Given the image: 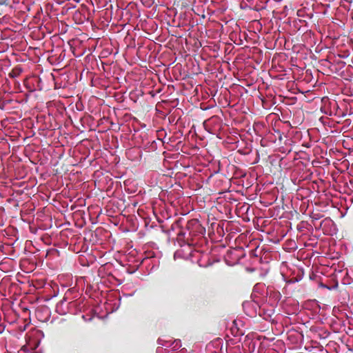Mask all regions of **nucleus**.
Returning <instances> with one entry per match:
<instances>
[{
    "label": "nucleus",
    "mask_w": 353,
    "mask_h": 353,
    "mask_svg": "<svg viewBox=\"0 0 353 353\" xmlns=\"http://www.w3.org/2000/svg\"><path fill=\"white\" fill-rule=\"evenodd\" d=\"M184 69V68H166L164 72L168 74L172 73L176 80L184 79L188 77Z\"/></svg>",
    "instance_id": "nucleus-1"
},
{
    "label": "nucleus",
    "mask_w": 353,
    "mask_h": 353,
    "mask_svg": "<svg viewBox=\"0 0 353 353\" xmlns=\"http://www.w3.org/2000/svg\"><path fill=\"white\" fill-rule=\"evenodd\" d=\"M20 72H21L20 68H16V70H13V72L10 74L12 77H16L17 75H18Z\"/></svg>",
    "instance_id": "nucleus-2"
},
{
    "label": "nucleus",
    "mask_w": 353,
    "mask_h": 353,
    "mask_svg": "<svg viewBox=\"0 0 353 353\" xmlns=\"http://www.w3.org/2000/svg\"><path fill=\"white\" fill-rule=\"evenodd\" d=\"M10 0H0V6H8Z\"/></svg>",
    "instance_id": "nucleus-3"
},
{
    "label": "nucleus",
    "mask_w": 353,
    "mask_h": 353,
    "mask_svg": "<svg viewBox=\"0 0 353 353\" xmlns=\"http://www.w3.org/2000/svg\"><path fill=\"white\" fill-rule=\"evenodd\" d=\"M323 68V71H321V72H322L323 74H325V73H326L327 75H330V72L328 71V70H330V68L327 67V68Z\"/></svg>",
    "instance_id": "nucleus-4"
},
{
    "label": "nucleus",
    "mask_w": 353,
    "mask_h": 353,
    "mask_svg": "<svg viewBox=\"0 0 353 353\" xmlns=\"http://www.w3.org/2000/svg\"><path fill=\"white\" fill-rule=\"evenodd\" d=\"M342 68H334V69H335V72H335L336 74H338V75H341V76H342V73L343 72H343H340V70H341Z\"/></svg>",
    "instance_id": "nucleus-5"
},
{
    "label": "nucleus",
    "mask_w": 353,
    "mask_h": 353,
    "mask_svg": "<svg viewBox=\"0 0 353 353\" xmlns=\"http://www.w3.org/2000/svg\"><path fill=\"white\" fill-rule=\"evenodd\" d=\"M181 347L180 342H176V344L174 345L173 348L177 349Z\"/></svg>",
    "instance_id": "nucleus-6"
},
{
    "label": "nucleus",
    "mask_w": 353,
    "mask_h": 353,
    "mask_svg": "<svg viewBox=\"0 0 353 353\" xmlns=\"http://www.w3.org/2000/svg\"><path fill=\"white\" fill-rule=\"evenodd\" d=\"M274 77L278 78L279 79H283V75L274 76Z\"/></svg>",
    "instance_id": "nucleus-7"
},
{
    "label": "nucleus",
    "mask_w": 353,
    "mask_h": 353,
    "mask_svg": "<svg viewBox=\"0 0 353 353\" xmlns=\"http://www.w3.org/2000/svg\"><path fill=\"white\" fill-rule=\"evenodd\" d=\"M275 68H272V70L270 71V75H272V73L274 72L273 69H274Z\"/></svg>",
    "instance_id": "nucleus-8"
}]
</instances>
